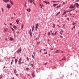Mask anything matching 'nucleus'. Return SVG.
I'll return each instance as SVG.
<instances>
[{
	"mask_svg": "<svg viewBox=\"0 0 79 79\" xmlns=\"http://www.w3.org/2000/svg\"><path fill=\"white\" fill-rule=\"evenodd\" d=\"M75 6H74L73 5H72L70 6V8H75Z\"/></svg>",
	"mask_w": 79,
	"mask_h": 79,
	"instance_id": "nucleus-1",
	"label": "nucleus"
},
{
	"mask_svg": "<svg viewBox=\"0 0 79 79\" xmlns=\"http://www.w3.org/2000/svg\"><path fill=\"white\" fill-rule=\"evenodd\" d=\"M76 5V7H77V8L79 6V4H78V3H75L74 5V6H75Z\"/></svg>",
	"mask_w": 79,
	"mask_h": 79,
	"instance_id": "nucleus-2",
	"label": "nucleus"
},
{
	"mask_svg": "<svg viewBox=\"0 0 79 79\" xmlns=\"http://www.w3.org/2000/svg\"><path fill=\"white\" fill-rule=\"evenodd\" d=\"M60 53V51L57 50L55 52V53Z\"/></svg>",
	"mask_w": 79,
	"mask_h": 79,
	"instance_id": "nucleus-3",
	"label": "nucleus"
},
{
	"mask_svg": "<svg viewBox=\"0 0 79 79\" xmlns=\"http://www.w3.org/2000/svg\"><path fill=\"white\" fill-rule=\"evenodd\" d=\"M15 21H16L17 24H19V19H17V20H15Z\"/></svg>",
	"mask_w": 79,
	"mask_h": 79,
	"instance_id": "nucleus-4",
	"label": "nucleus"
},
{
	"mask_svg": "<svg viewBox=\"0 0 79 79\" xmlns=\"http://www.w3.org/2000/svg\"><path fill=\"white\" fill-rule=\"evenodd\" d=\"M7 6L8 9H10V5L9 4H7Z\"/></svg>",
	"mask_w": 79,
	"mask_h": 79,
	"instance_id": "nucleus-5",
	"label": "nucleus"
},
{
	"mask_svg": "<svg viewBox=\"0 0 79 79\" xmlns=\"http://www.w3.org/2000/svg\"><path fill=\"white\" fill-rule=\"evenodd\" d=\"M5 3H7V2H9V0H3Z\"/></svg>",
	"mask_w": 79,
	"mask_h": 79,
	"instance_id": "nucleus-6",
	"label": "nucleus"
},
{
	"mask_svg": "<svg viewBox=\"0 0 79 79\" xmlns=\"http://www.w3.org/2000/svg\"><path fill=\"white\" fill-rule=\"evenodd\" d=\"M38 28V23H37L35 26V29H36V31H37V29Z\"/></svg>",
	"mask_w": 79,
	"mask_h": 79,
	"instance_id": "nucleus-7",
	"label": "nucleus"
},
{
	"mask_svg": "<svg viewBox=\"0 0 79 79\" xmlns=\"http://www.w3.org/2000/svg\"><path fill=\"white\" fill-rule=\"evenodd\" d=\"M29 34H30L31 36H32V32H31V30H30V32Z\"/></svg>",
	"mask_w": 79,
	"mask_h": 79,
	"instance_id": "nucleus-8",
	"label": "nucleus"
},
{
	"mask_svg": "<svg viewBox=\"0 0 79 79\" xmlns=\"http://www.w3.org/2000/svg\"><path fill=\"white\" fill-rule=\"evenodd\" d=\"M27 11H29V12H31V10L30 9H27Z\"/></svg>",
	"mask_w": 79,
	"mask_h": 79,
	"instance_id": "nucleus-9",
	"label": "nucleus"
},
{
	"mask_svg": "<svg viewBox=\"0 0 79 79\" xmlns=\"http://www.w3.org/2000/svg\"><path fill=\"white\" fill-rule=\"evenodd\" d=\"M14 39L13 38H10V40H11V41H12V40H13Z\"/></svg>",
	"mask_w": 79,
	"mask_h": 79,
	"instance_id": "nucleus-10",
	"label": "nucleus"
},
{
	"mask_svg": "<svg viewBox=\"0 0 79 79\" xmlns=\"http://www.w3.org/2000/svg\"><path fill=\"white\" fill-rule=\"evenodd\" d=\"M34 25H33L32 27V31H34Z\"/></svg>",
	"mask_w": 79,
	"mask_h": 79,
	"instance_id": "nucleus-11",
	"label": "nucleus"
},
{
	"mask_svg": "<svg viewBox=\"0 0 79 79\" xmlns=\"http://www.w3.org/2000/svg\"><path fill=\"white\" fill-rule=\"evenodd\" d=\"M17 73V71H16V70L15 69L14 70V73H15V74H16V73Z\"/></svg>",
	"mask_w": 79,
	"mask_h": 79,
	"instance_id": "nucleus-12",
	"label": "nucleus"
},
{
	"mask_svg": "<svg viewBox=\"0 0 79 79\" xmlns=\"http://www.w3.org/2000/svg\"><path fill=\"white\" fill-rule=\"evenodd\" d=\"M10 3H11V5H14L13 3V2L11 1H10Z\"/></svg>",
	"mask_w": 79,
	"mask_h": 79,
	"instance_id": "nucleus-13",
	"label": "nucleus"
},
{
	"mask_svg": "<svg viewBox=\"0 0 79 79\" xmlns=\"http://www.w3.org/2000/svg\"><path fill=\"white\" fill-rule=\"evenodd\" d=\"M19 64H21V63H22V62H21V61H19Z\"/></svg>",
	"mask_w": 79,
	"mask_h": 79,
	"instance_id": "nucleus-14",
	"label": "nucleus"
},
{
	"mask_svg": "<svg viewBox=\"0 0 79 79\" xmlns=\"http://www.w3.org/2000/svg\"><path fill=\"white\" fill-rule=\"evenodd\" d=\"M18 61V60L16 59H15V64H16V63H17V61Z\"/></svg>",
	"mask_w": 79,
	"mask_h": 79,
	"instance_id": "nucleus-15",
	"label": "nucleus"
},
{
	"mask_svg": "<svg viewBox=\"0 0 79 79\" xmlns=\"http://www.w3.org/2000/svg\"><path fill=\"white\" fill-rule=\"evenodd\" d=\"M60 12H59L56 15V16H57V15H59V14H60Z\"/></svg>",
	"mask_w": 79,
	"mask_h": 79,
	"instance_id": "nucleus-16",
	"label": "nucleus"
},
{
	"mask_svg": "<svg viewBox=\"0 0 79 79\" xmlns=\"http://www.w3.org/2000/svg\"><path fill=\"white\" fill-rule=\"evenodd\" d=\"M66 13V11H64V12L63 14V15H65Z\"/></svg>",
	"mask_w": 79,
	"mask_h": 79,
	"instance_id": "nucleus-17",
	"label": "nucleus"
},
{
	"mask_svg": "<svg viewBox=\"0 0 79 79\" xmlns=\"http://www.w3.org/2000/svg\"><path fill=\"white\" fill-rule=\"evenodd\" d=\"M32 67H33V68H34V64H31Z\"/></svg>",
	"mask_w": 79,
	"mask_h": 79,
	"instance_id": "nucleus-18",
	"label": "nucleus"
},
{
	"mask_svg": "<svg viewBox=\"0 0 79 79\" xmlns=\"http://www.w3.org/2000/svg\"><path fill=\"white\" fill-rule=\"evenodd\" d=\"M60 52L61 53H64V52H63V51H60Z\"/></svg>",
	"mask_w": 79,
	"mask_h": 79,
	"instance_id": "nucleus-19",
	"label": "nucleus"
},
{
	"mask_svg": "<svg viewBox=\"0 0 79 79\" xmlns=\"http://www.w3.org/2000/svg\"><path fill=\"white\" fill-rule=\"evenodd\" d=\"M29 2L30 3H32V0H30Z\"/></svg>",
	"mask_w": 79,
	"mask_h": 79,
	"instance_id": "nucleus-20",
	"label": "nucleus"
},
{
	"mask_svg": "<svg viewBox=\"0 0 79 79\" xmlns=\"http://www.w3.org/2000/svg\"><path fill=\"white\" fill-rule=\"evenodd\" d=\"M10 29H11V30H12V31H14V29H13V28L12 27H11Z\"/></svg>",
	"mask_w": 79,
	"mask_h": 79,
	"instance_id": "nucleus-21",
	"label": "nucleus"
},
{
	"mask_svg": "<svg viewBox=\"0 0 79 79\" xmlns=\"http://www.w3.org/2000/svg\"><path fill=\"white\" fill-rule=\"evenodd\" d=\"M13 27H14V28H16V26H15V25H14L13 26Z\"/></svg>",
	"mask_w": 79,
	"mask_h": 79,
	"instance_id": "nucleus-22",
	"label": "nucleus"
},
{
	"mask_svg": "<svg viewBox=\"0 0 79 79\" xmlns=\"http://www.w3.org/2000/svg\"><path fill=\"white\" fill-rule=\"evenodd\" d=\"M61 6H57L56 7V8H60V7Z\"/></svg>",
	"mask_w": 79,
	"mask_h": 79,
	"instance_id": "nucleus-23",
	"label": "nucleus"
},
{
	"mask_svg": "<svg viewBox=\"0 0 79 79\" xmlns=\"http://www.w3.org/2000/svg\"><path fill=\"white\" fill-rule=\"evenodd\" d=\"M19 51H20V52H21V48H20V49H19Z\"/></svg>",
	"mask_w": 79,
	"mask_h": 79,
	"instance_id": "nucleus-24",
	"label": "nucleus"
},
{
	"mask_svg": "<svg viewBox=\"0 0 79 79\" xmlns=\"http://www.w3.org/2000/svg\"><path fill=\"white\" fill-rule=\"evenodd\" d=\"M43 64L44 65H47V63H45L44 64Z\"/></svg>",
	"mask_w": 79,
	"mask_h": 79,
	"instance_id": "nucleus-25",
	"label": "nucleus"
},
{
	"mask_svg": "<svg viewBox=\"0 0 79 79\" xmlns=\"http://www.w3.org/2000/svg\"><path fill=\"white\" fill-rule=\"evenodd\" d=\"M72 24L73 25H76V23H74V22H73V23Z\"/></svg>",
	"mask_w": 79,
	"mask_h": 79,
	"instance_id": "nucleus-26",
	"label": "nucleus"
},
{
	"mask_svg": "<svg viewBox=\"0 0 79 79\" xmlns=\"http://www.w3.org/2000/svg\"><path fill=\"white\" fill-rule=\"evenodd\" d=\"M17 53H19V52H20V51L19 50H18L17 51Z\"/></svg>",
	"mask_w": 79,
	"mask_h": 79,
	"instance_id": "nucleus-27",
	"label": "nucleus"
},
{
	"mask_svg": "<svg viewBox=\"0 0 79 79\" xmlns=\"http://www.w3.org/2000/svg\"><path fill=\"white\" fill-rule=\"evenodd\" d=\"M5 31H7V30H8V29L6 28L4 29Z\"/></svg>",
	"mask_w": 79,
	"mask_h": 79,
	"instance_id": "nucleus-28",
	"label": "nucleus"
},
{
	"mask_svg": "<svg viewBox=\"0 0 79 79\" xmlns=\"http://www.w3.org/2000/svg\"><path fill=\"white\" fill-rule=\"evenodd\" d=\"M27 61H29V58H28V57H27Z\"/></svg>",
	"mask_w": 79,
	"mask_h": 79,
	"instance_id": "nucleus-29",
	"label": "nucleus"
},
{
	"mask_svg": "<svg viewBox=\"0 0 79 79\" xmlns=\"http://www.w3.org/2000/svg\"><path fill=\"white\" fill-rule=\"evenodd\" d=\"M32 76L33 77H34V76H35L34 75V73L32 74Z\"/></svg>",
	"mask_w": 79,
	"mask_h": 79,
	"instance_id": "nucleus-30",
	"label": "nucleus"
},
{
	"mask_svg": "<svg viewBox=\"0 0 79 79\" xmlns=\"http://www.w3.org/2000/svg\"><path fill=\"white\" fill-rule=\"evenodd\" d=\"M21 27H22L21 29H23V24L22 25Z\"/></svg>",
	"mask_w": 79,
	"mask_h": 79,
	"instance_id": "nucleus-31",
	"label": "nucleus"
},
{
	"mask_svg": "<svg viewBox=\"0 0 79 79\" xmlns=\"http://www.w3.org/2000/svg\"><path fill=\"white\" fill-rule=\"evenodd\" d=\"M32 57L33 58H34V55H32Z\"/></svg>",
	"mask_w": 79,
	"mask_h": 79,
	"instance_id": "nucleus-32",
	"label": "nucleus"
},
{
	"mask_svg": "<svg viewBox=\"0 0 79 79\" xmlns=\"http://www.w3.org/2000/svg\"><path fill=\"white\" fill-rule=\"evenodd\" d=\"M53 28H54V27H55V24H54V23L53 24Z\"/></svg>",
	"mask_w": 79,
	"mask_h": 79,
	"instance_id": "nucleus-33",
	"label": "nucleus"
},
{
	"mask_svg": "<svg viewBox=\"0 0 79 79\" xmlns=\"http://www.w3.org/2000/svg\"><path fill=\"white\" fill-rule=\"evenodd\" d=\"M53 6H54V7H55V6H56V4H54L53 5Z\"/></svg>",
	"mask_w": 79,
	"mask_h": 79,
	"instance_id": "nucleus-34",
	"label": "nucleus"
},
{
	"mask_svg": "<svg viewBox=\"0 0 79 79\" xmlns=\"http://www.w3.org/2000/svg\"><path fill=\"white\" fill-rule=\"evenodd\" d=\"M47 52H46V53H44V55H47Z\"/></svg>",
	"mask_w": 79,
	"mask_h": 79,
	"instance_id": "nucleus-35",
	"label": "nucleus"
},
{
	"mask_svg": "<svg viewBox=\"0 0 79 79\" xmlns=\"http://www.w3.org/2000/svg\"><path fill=\"white\" fill-rule=\"evenodd\" d=\"M22 60V59L21 58H20L19 60V61H21Z\"/></svg>",
	"mask_w": 79,
	"mask_h": 79,
	"instance_id": "nucleus-36",
	"label": "nucleus"
},
{
	"mask_svg": "<svg viewBox=\"0 0 79 79\" xmlns=\"http://www.w3.org/2000/svg\"><path fill=\"white\" fill-rule=\"evenodd\" d=\"M2 13H3V8H2Z\"/></svg>",
	"mask_w": 79,
	"mask_h": 79,
	"instance_id": "nucleus-37",
	"label": "nucleus"
},
{
	"mask_svg": "<svg viewBox=\"0 0 79 79\" xmlns=\"http://www.w3.org/2000/svg\"><path fill=\"white\" fill-rule=\"evenodd\" d=\"M40 42H38V43H37V44H40Z\"/></svg>",
	"mask_w": 79,
	"mask_h": 79,
	"instance_id": "nucleus-38",
	"label": "nucleus"
},
{
	"mask_svg": "<svg viewBox=\"0 0 79 79\" xmlns=\"http://www.w3.org/2000/svg\"><path fill=\"white\" fill-rule=\"evenodd\" d=\"M40 36V33L39 36H38V37H39Z\"/></svg>",
	"mask_w": 79,
	"mask_h": 79,
	"instance_id": "nucleus-39",
	"label": "nucleus"
},
{
	"mask_svg": "<svg viewBox=\"0 0 79 79\" xmlns=\"http://www.w3.org/2000/svg\"><path fill=\"white\" fill-rule=\"evenodd\" d=\"M48 35H50V32H48Z\"/></svg>",
	"mask_w": 79,
	"mask_h": 79,
	"instance_id": "nucleus-40",
	"label": "nucleus"
},
{
	"mask_svg": "<svg viewBox=\"0 0 79 79\" xmlns=\"http://www.w3.org/2000/svg\"><path fill=\"white\" fill-rule=\"evenodd\" d=\"M45 3L46 5H47V4H48V3H47V1H45Z\"/></svg>",
	"mask_w": 79,
	"mask_h": 79,
	"instance_id": "nucleus-41",
	"label": "nucleus"
},
{
	"mask_svg": "<svg viewBox=\"0 0 79 79\" xmlns=\"http://www.w3.org/2000/svg\"><path fill=\"white\" fill-rule=\"evenodd\" d=\"M52 2H53V3H55V2H56L52 1Z\"/></svg>",
	"mask_w": 79,
	"mask_h": 79,
	"instance_id": "nucleus-42",
	"label": "nucleus"
},
{
	"mask_svg": "<svg viewBox=\"0 0 79 79\" xmlns=\"http://www.w3.org/2000/svg\"><path fill=\"white\" fill-rule=\"evenodd\" d=\"M56 31L54 33L55 35H56Z\"/></svg>",
	"mask_w": 79,
	"mask_h": 79,
	"instance_id": "nucleus-43",
	"label": "nucleus"
},
{
	"mask_svg": "<svg viewBox=\"0 0 79 79\" xmlns=\"http://www.w3.org/2000/svg\"><path fill=\"white\" fill-rule=\"evenodd\" d=\"M44 6V5H42L41 6V8H42V7Z\"/></svg>",
	"mask_w": 79,
	"mask_h": 79,
	"instance_id": "nucleus-44",
	"label": "nucleus"
},
{
	"mask_svg": "<svg viewBox=\"0 0 79 79\" xmlns=\"http://www.w3.org/2000/svg\"><path fill=\"white\" fill-rule=\"evenodd\" d=\"M65 58H66V56H65L64 57V60H66V59H65Z\"/></svg>",
	"mask_w": 79,
	"mask_h": 79,
	"instance_id": "nucleus-45",
	"label": "nucleus"
},
{
	"mask_svg": "<svg viewBox=\"0 0 79 79\" xmlns=\"http://www.w3.org/2000/svg\"><path fill=\"white\" fill-rule=\"evenodd\" d=\"M60 37H61L62 38H63V36H60Z\"/></svg>",
	"mask_w": 79,
	"mask_h": 79,
	"instance_id": "nucleus-46",
	"label": "nucleus"
},
{
	"mask_svg": "<svg viewBox=\"0 0 79 79\" xmlns=\"http://www.w3.org/2000/svg\"><path fill=\"white\" fill-rule=\"evenodd\" d=\"M10 26H12V23H10Z\"/></svg>",
	"mask_w": 79,
	"mask_h": 79,
	"instance_id": "nucleus-47",
	"label": "nucleus"
},
{
	"mask_svg": "<svg viewBox=\"0 0 79 79\" xmlns=\"http://www.w3.org/2000/svg\"><path fill=\"white\" fill-rule=\"evenodd\" d=\"M79 2V0H77L76 1V2Z\"/></svg>",
	"mask_w": 79,
	"mask_h": 79,
	"instance_id": "nucleus-48",
	"label": "nucleus"
},
{
	"mask_svg": "<svg viewBox=\"0 0 79 79\" xmlns=\"http://www.w3.org/2000/svg\"><path fill=\"white\" fill-rule=\"evenodd\" d=\"M48 4H49V5L50 4V3L49 2H48Z\"/></svg>",
	"mask_w": 79,
	"mask_h": 79,
	"instance_id": "nucleus-49",
	"label": "nucleus"
},
{
	"mask_svg": "<svg viewBox=\"0 0 79 79\" xmlns=\"http://www.w3.org/2000/svg\"><path fill=\"white\" fill-rule=\"evenodd\" d=\"M49 41H50V40L49 39L48 40V41L49 42Z\"/></svg>",
	"mask_w": 79,
	"mask_h": 79,
	"instance_id": "nucleus-50",
	"label": "nucleus"
},
{
	"mask_svg": "<svg viewBox=\"0 0 79 79\" xmlns=\"http://www.w3.org/2000/svg\"><path fill=\"white\" fill-rule=\"evenodd\" d=\"M75 28V26H74L73 27V28Z\"/></svg>",
	"mask_w": 79,
	"mask_h": 79,
	"instance_id": "nucleus-51",
	"label": "nucleus"
},
{
	"mask_svg": "<svg viewBox=\"0 0 79 79\" xmlns=\"http://www.w3.org/2000/svg\"><path fill=\"white\" fill-rule=\"evenodd\" d=\"M28 68H26V69H27V70H28Z\"/></svg>",
	"mask_w": 79,
	"mask_h": 79,
	"instance_id": "nucleus-52",
	"label": "nucleus"
},
{
	"mask_svg": "<svg viewBox=\"0 0 79 79\" xmlns=\"http://www.w3.org/2000/svg\"><path fill=\"white\" fill-rule=\"evenodd\" d=\"M51 34L52 35H54V34H53V33H51Z\"/></svg>",
	"mask_w": 79,
	"mask_h": 79,
	"instance_id": "nucleus-53",
	"label": "nucleus"
},
{
	"mask_svg": "<svg viewBox=\"0 0 79 79\" xmlns=\"http://www.w3.org/2000/svg\"><path fill=\"white\" fill-rule=\"evenodd\" d=\"M7 40V38H6V39H5V40Z\"/></svg>",
	"mask_w": 79,
	"mask_h": 79,
	"instance_id": "nucleus-54",
	"label": "nucleus"
},
{
	"mask_svg": "<svg viewBox=\"0 0 79 79\" xmlns=\"http://www.w3.org/2000/svg\"><path fill=\"white\" fill-rule=\"evenodd\" d=\"M61 35H62V33H61V31H60V33Z\"/></svg>",
	"mask_w": 79,
	"mask_h": 79,
	"instance_id": "nucleus-55",
	"label": "nucleus"
},
{
	"mask_svg": "<svg viewBox=\"0 0 79 79\" xmlns=\"http://www.w3.org/2000/svg\"><path fill=\"white\" fill-rule=\"evenodd\" d=\"M58 5V4H56V6Z\"/></svg>",
	"mask_w": 79,
	"mask_h": 79,
	"instance_id": "nucleus-56",
	"label": "nucleus"
},
{
	"mask_svg": "<svg viewBox=\"0 0 79 79\" xmlns=\"http://www.w3.org/2000/svg\"><path fill=\"white\" fill-rule=\"evenodd\" d=\"M32 2L33 3V4H34V2L33 1H32Z\"/></svg>",
	"mask_w": 79,
	"mask_h": 79,
	"instance_id": "nucleus-57",
	"label": "nucleus"
},
{
	"mask_svg": "<svg viewBox=\"0 0 79 79\" xmlns=\"http://www.w3.org/2000/svg\"><path fill=\"white\" fill-rule=\"evenodd\" d=\"M67 20H69V18H67Z\"/></svg>",
	"mask_w": 79,
	"mask_h": 79,
	"instance_id": "nucleus-58",
	"label": "nucleus"
},
{
	"mask_svg": "<svg viewBox=\"0 0 79 79\" xmlns=\"http://www.w3.org/2000/svg\"><path fill=\"white\" fill-rule=\"evenodd\" d=\"M18 76V74H16V76Z\"/></svg>",
	"mask_w": 79,
	"mask_h": 79,
	"instance_id": "nucleus-59",
	"label": "nucleus"
},
{
	"mask_svg": "<svg viewBox=\"0 0 79 79\" xmlns=\"http://www.w3.org/2000/svg\"><path fill=\"white\" fill-rule=\"evenodd\" d=\"M40 6H41V4H40Z\"/></svg>",
	"mask_w": 79,
	"mask_h": 79,
	"instance_id": "nucleus-60",
	"label": "nucleus"
},
{
	"mask_svg": "<svg viewBox=\"0 0 79 79\" xmlns=\"http://www.w3.org/2000/svg\"><path fill=\"white\" fill-rule=\"evenodd\" d=\"M13 64V63H12V62H11V64Z\"/></svg>",
	"mask_w": 79,
	"mask_h": 79,
	"instance_id": "nucleus-61",
	"label": "nucleus"
},
{
	"mask_svg": "<svg viewBox=\"0 0 79 79\" xmlns=\"http://www.w3.org/2000/svg\"><path fill=\"white\" fill-rule=\"evenodd\" d=\"M45 50H46V49H44V51H45Z\"/></svg>",
	"mask_w": 79,
	"mask_h": 79,
	"instance_id": "nucleus-62",
	"label": "nucleus"
},
{
	"mask_svg": "<svg viewBox=\"0 0 79 79\" xmlns=\"http://www.w3.org/2000/svg\"><path fill=\"white\" fill-rule=\"evenodd\" d=\"M64 58H63V59H62V60H64Z\"/></svg>",
	"mask_w": 79,
	"mask_h": 79,
	"instance_id": "nucleus-63",
	"label": "nucleus"
},
{
	"mask_svg": "<svg viewBox=\"0 0 79 79\" xmlns=\"http://www.w3.org/2000/svg\"><path fill=\"white\" fill-rule=\"evenodd\" d=\"M13 61H14L13 60H12V62H13Z\"/></svg>",
	"mask_w": 79,
	"mask_h": 79,
	"instance_id": "nucleus-64",
	"label": "nucleus"
}]
</instances>
